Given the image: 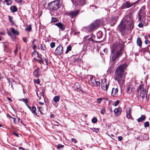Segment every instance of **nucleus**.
<instances>
[{
	"label": "nucleus",
	"mask_w": 150,
	"mask_h": 150,
	"mask_svg": "<svg viewBox=\"0 0 150 150\" xmlns=\"http://www.w3.org/2000/svg\"><path fill=\"white\" fill-rule=\"evenodd\" d=\"M134 27L133 21L130 15L125 16L122 19L117 29L122 33H125L132 30Z\"/></svg>",
	"instance_id": "nucleus-1"
},
{
	"label": "nucleus",
	"mask_w": 150,
	"mask_h": 150,
	"mask_svg": "<svg viewBox=\"0 0 150 150\" xmlns=\"http://www.w3.org/2000/svg\"><path fill=\"white\" fill-rule=\"evenodd\" d=\"M127 67V65L126 64L121 65L117 69L115 73L114 79L122 86L123 85L125 82V76L124 71Z\"/></svg>",
	"instance_id": "nucleus-2"
},
{
	"label": "nucleus",
	"mask_w": 150,
	"mask_h": 150,
	"mask_svg": "<svg viewBox=\"0 0 150 150\" xmlns=\"http://www.w3.org/2000/svg\"><path fill=\"white\" fill-rule=\"evenodd\" d=\"M123 52V48L118 43L114 44L111 48L110 58L113 62L118 59L122 55Z\"/></svg>",
	"instance_id": "nucleus-3"
},
{
	"label": "nucleus",
	"mask_w": 150,
	"mask_h": 150,
	"mask_svg": "<svg viewBox=\"0 0 150 150\" xmlns=\"http://www.w3.org/2000/svg\"><path fill=\"white\" fill-rule=\"evenodd\" d=\"M60 0L53 1L48 4V6L51 10H56L60 6Z\"/></svg>",
	"instance_id": "nucleus-4"
},
{
	"label": "nucleus",
	"mask_w": 150,
	"mask_h": 150,
	"mask_svg": "<svg viewBox=\"0 0 150 150\" xmlns=\"http://www.w3.org/2000/svg\"><path fill=\"white\" fill-rule=\"evenodd\" d=\"M137 91L138 93H140V96L143 99L146 98V92L143 84H141L139 86L137 89Z\"/></svg>",
	"instance_id": "nucleus-5"
},
{
	"label": "nucleus",
	"mask_w": 150,
	"mask_h": 150,
	"mask_svg": "<svg viewBox=\"0 0 150 150\" xmlns=\"http://www.w3.org/2000/svg\"><path fill=\"white\" fill-rule=\"evenodd\" d=\"M145 6H142L138 13V20L141 21L142 18L145 17Z\"/></svg>",
	"instance_id": "nucleus-6"
},
{
	"label": "nucleus",
	"mask_w": 150,
	"mask_h": 150,
	"mask_svg": "<svg viewBox=\"0 0 150 150\" xmlns=\"http://www.w3.org/2000/svg\"><path fill=\"white\" fill-rule=\"evenodd\" d=\"M101 83V87L102 88L104 91L107 92L109 85V82L107 83L106 80L104 79L102 81Z\"/></svg>",
	"instance_id": "nucleus-7"
},
{
	"label": "nucleus",
	"mask_w": 150,
	"mask_h": 150,
	"mask_svg": "<svg viewBox=\"0 0 150 150\" xmlns=\"http://www.w3.org/2000/svg\"><path fill=\"white\" fill-rule=\"evenodd\" d=\"M79 12V10H74L67 13V14L72 19L78 15Z\"/></svg>",
	"instance_id": "nucleus-8"
},
{
	"label": "nucleus",
	"mask_w": 150,
	"mask_h": 150,
	"mask_svg": "<svg viewBox=\"0 0 150 150\" xmlns=\"http://www.w3.org/2000/svg\"><path fill=\"white\" fill-rule=\"evenodd\" d=\"M137 2L138 1L136 2L134 4H133L130 3L129 2L127 1L122 4L121 7L122 9H125L127 8H129L133 6L134 4H136Z\"/></svg>",
	"instance_id": "nucleus-9"
},
{
	"label": "nucleus",
	"mask_w": 150,
	"mask_h": 150,
	"mask_svg": "<svg viewBox=\"0 0 150 150\" xmlns=\"http://www.w3.org/2000/svg\"><path fill=\"white\" fill-rule=\"evenodd\" d=\"M63 52V47L62 46L59 45L57 48L54 52L57 55H60Z\"/></svg>",
	"instance_id": "nucleus-10"
},
{
	"label": "nucleus",
	"mask_w": 150,
	"mask_h": 150,
	"mask_svg": "<svg viewBox=\"0 0 150 150\" xmlns=\"http://www.w3.org/2000/svg\"><path fill=\"white\" fill-rule=\"evenodd\" d=\"M90 80L91 83L94 86H100V82L96 81L95 78L93 77H91L90 78Z\"/></svg>",
	"instance_id": "nucleus-11"
},
{
	"label": "nucleus",
	"mask_w": 150,
	"mask_h": 150,
	"mask_svg": "<svg viewBox=\"0 0 150 150\" xmlns=\"http://www.w3.org/2000/svg\"><path fill=\"white\" fill-rule=\"evenodd\" d=\"M122 109L121 108L118 107L117 108H115L114 110V112L115 115L117 116L119 115L121 113V111Z\"/></svg>",
	"instance_id": "nucleus-12"
},
{
	"label": "nucleus",
	"mask_w": 150,
	"mask_h": 150,
	"mask_svg": "<svg viewBox=\"0 0 150 150\" xmlns=\"http://www.w3.org/2000/svg\"><path fill=\"white\" fill-rule=\"evenodd\" d=\"M126 112L127 118L128 119H130L131 117V115L130 113L131 109L130 108H128L126 109Z\"/></svg>",
	"instance_id": "nucleus-13"
},
{
	"label": "nucleus",
	"mask_w": 150,
	"mask_h": 150,
	"mask_svg": "<svg viewBox=\"0 0 150 150\" xmlns=\"http://www.w3.org/2000/svg\"><path fill=\"white\" fill-rule=\"evenodd\" d=\"M118 92V90L117 88H112L111 92V95L112 96L114 97L117 94Z\"/></svg>",
	"instance_id": "nucleus-14"
},
{
	"label": "nucleus",
	"mask_w": 150,
	"mask_h": 150,
	"mask_svg": "<svg viewBox=\"0 0 150 150\" xmlns=\"http://www.w3.org/2000/svg\"><path fill=\"white\" fill-rule=\"evenodd\" d=\"M55 25L57 26L62 30L63 31L65 29V26L63 25L61 23H56Z\"/></svg>",
	"instance_id": "nucleus-15"
},
{
	"label": "nucleus",
	"mask_w": 150,
	"mask_h": 150,
	"mask_svg": "<svg viewBox=\"0 0 150 150\" xmlns=\"http://www.w3.org/2000/svg\"><path fill=\"white\" fill-rule=\"evenodd\" d=\"M126 91L129 94H131L132 92L133 88L131 87V85H129L127 86Z\"/></svg>",
	"instance_id": "nucleus-16"
},
{
	"label": "nucleus",
	"mask_w": 150,
	"mask_h": 150,
	"mask_svg": "<svg viewBox=\"0 0 150 150\" xmlns=\"http://www.w3.org/2000/svg\"><path fill=\"white\" fill-rule=\"evenodd\" d=\"M10 9L12 12H15L17 11V8L15 6H11Z\"/></svg>",
	"instance_id": "nucleus-17"
},
{
	"label": "nucleus",
	"mask_w": 150,
	"mask_h": 150,
	"mask_svg": "<svg viewBox=\"0 0 150 150\" xmlns=\"http://www.w3.org/2000/svg\"><path fill=\"white\" fill-rule=\"evenodd\" d=\"M11 30L12 33L15 35H19V33L14 28H11Z\"/></svg>",
	"instance_id": "nucleus-18"
},
{
	"label": "nucleus",
	"mask_w": 150,
	"mask_h": 150,
	"mask_svg": "<svg viewBox=\"0 0 150 150\" xmlns=\"http://www.w3.org/2000/svg\"><path fill=\"white\" fill-rule=\"evenodd\" d=\"M145 119V116L144 115H142L141 117L138 119L137 121L138 122H141L144 120Z\"/></svg>",
	"instance_id": "nucleus-19"
},
{
	"label": "nucleus",
	"mask_w": 150,
	"mask_h": 150,
	"mask_svg": "<svg viewBox=\"0 0 150 150\" xmlns=\"http://www.w3.org/2000/svg\"><path fill=\"white\" fill-rule=\"evenodd\" d=\"M137 43L138 45L139 46L141 47L142 45V42L141 40V38H138L137 40Z\"/></svg>",
	"instance_id": "nucleus-20"
},
{
	"label": "nucleus",
	"mask_w": 150,
	"mask_h": 150,
	"mask_svg": "<svg viewBox=\"0 0 150 150\" xmlns=\"http://www.w3.org/2000/svg\"><path fill=\"white\" fill-rule=\"evenodd\" d=\"M100 20H96L94 23H93L94 25H96V26L98 28L99 26V25L100 24Z\"/></svg>",
	"instance_id": "nucleus-21"
},
{
	"label": "nucleus",
	"mask_w": 150,
	"mask_h": 150,
	"mask_svg": "<svg viewBox=\"0 0 150 150\" xmlns=\"http://www.w3.org/2000/svg\"><path fill=\"white\" fill-rule=\"evenodd\" d=\"M32 56L34 57V59H35L36 57H38L39 55L37 51H35L33 52L32 54Z\"/></svg>",
	"instance_id": "nucleus-22"
},
{
	"label": "nucleus",
	"mask_w": 150,
	"mask_h": 150,
	"mask_svg": "<svg viewBox=\"0 0 150 150\" xmlns=\"http://www.w3.org/2000/svg\"><path fill=\"white\" fill-rule=\"evenodd\" d=\"M37 59L36 60L38 61L40 64H43V60H42V58L40 57L39 55L38 57H37Z\"/></svg>",
	"instance_id": "nucleus-23"
},
{
	"label": "nucleus",
	"mask_w": 150,
	"mask_h": 150,
	"mask_svg": "<svg viewBox=\"0 0 150 150\" xmlns=\"http://www.w3.org/2000/svg\"><path fill=\"white\" fill-rule=\"evenodd\" d=\"M103 35L102 32L100 31H98L97 33V36L98 38H102Z\"/></svg>",
	"instance_id": "nucleus-24"
},
{
	"label": "nucleus",
	"mask_w": 150,
	"mask_h": 150,
	"mask_svg": "<svg viewBox=\"0 0 150 150\" xmlns=\"http://www.w3.org/2000/svg\"><path fill=\"white\" fill-rule=\"evenodd\" d=\"M78 3L77 4L78 5H79L81 6L83 5H84L85 4V1L84 0H78Z\"/></svg>",
	"instance_id": "nucleus-25"
},
{
	"label": "nucleus",
	"mask_w": 150,
	"mask_h": 150,
	"mask_svg": "<svg viewBox=\"0 0 150 150\" xmlns=\"http://www.w3.org/2000/svg\"><path fill=\"white\" fill-rule=\"evenodd\" d=\"M59 96H55L53 100L54 102L57 103L59 101Z\"/></svg>",
	"instance_id": "nucleus-26"
},
{
	"label": "nucleus",
	"mask_w": 150,
	"mask_h": 150,
	"mask_svg": "<svg viewBox=\"0 0 150 150\" xmlns=\"http://www.w3.org/2000/svg\"><path fill=\"white\" fill-rule=\"evenodd\" d=\"M140 22L138 26L139 28H141L143 27L145 21H143V20H142Z\"/></svg>",
	"instance_id": "nucleus-27"
},
{
	"label": "nucleus",
	"mask_w": 150,
	"mask_h": 150,
	"mask_svg": "<svg viewBox=\"0 0 150 150\" xmlns=\"http://www.w3.org/2000/svg\"><path fill=\"white\" fill-rule=\"evenodd\" d=\"M90 28L91 30H93L94 29H97V27L96 26V25H94L93 24H91L90 25Z\"/></svg>",
	"instance_id": "nucleus-28"
},
{
	"label": "nucleus",
	"mask_w": 150,
	"mask_h": 150,
	"mask_svg": "<svg viewBox=\"0 0 150 150\" xmlns=\"http://www.w3.org/2000/svg\"><path fill=\"white\" fill-rule=\"evenodd\" d=\"M71 46L69 45L67 47V49L65 52V53L67 54L69 51L71 50Z\"/></svg>",
	"instance_id": "nucleus-29"
},
{
	"label": "nucleus",
	"mask_w": 150,
	"mask_h": 150,
	"mask_svg": "<svg viewBox=\"0 0 150 150\" xmlns=\"http://www.w3.org/2000/svg\"><path fill=\"white\" fill-rule=\"evenodd\" d=\"M32 29L31 25H29L27 27L25 28V30L27 31H30Z\"/></svg>",
	"instance_id": "nucleus-30"
},
{
	"label": "nucleus",
	"mask_w": 150,
	"mask_h": 150,
	"mask_svg": "<svg viewBox=\"0 0 150 150\" xmlns=\"http://www.w3.org/2000/svg\"><path fill=\"white\" fill-rule=\"evenodd\" d=\"M8 20L10 22L13 24L14 25V22L12 20V18L11 16L8 15Z\"/></svg>",
	"instance_id": "nucleus-31"
},
{
	"label": "nucleus",
	"mask_w": 150,
	"mask_h": 150,
	"mask_svg": "<svg viewBox=\"0 0 150 150\" xmlns=\"http://www.w3.org/2000/svg\"><path fill=\"white\" fill-rule=\"evenodd\" d=\"M7 5H10L12 4V2L11 0H5Z\"/></svg>",
	"instance_id": "nucleus-32"
},
{
	"label": "nucleus",
	"mask_w": 150,
	"mask_h": 150,
	"mask_svg": "<svg viewBox=\"0 0 150 150\" xmlns=\"http://www.w3.org/2000/svg\"><path fill=\"white\" fill-rule=\"evenodd\" d=\"M32 112L34 113L36 115H37V113L36 112V108L34 106H33L32 108Z\"/></svg>",
	"instance_id": "nucleus-33"
},
{
	"label": "nucleus",
	"mask_w": 150,
	"mask_h": 150,
	"mask_svg": "<svg viewBox=\"0 0 150 150\" xmlns=\"http://www.w3.org/2000/svg\"><path fill=\"white\" fill-rule=\"evenodd\" d=\"M75 86H76L77 89L79 91L81 90L80 88L79 85L78 83H76L75 84Z\"/></svg>",
	"instance_id": "nucleus-34"
},
{
	"label": "nucleus",
	"mask_w": 150,
	"mask_h": 150,
	"mask_svg": "<svg viewBox=\"0 0 150 150\" xmlns=\"http://www.w3.org/2000/svg\"><path fill=\"white\" fill-rule=\"evenodd\" d=\"M56 146L58 149H59L63 147H64V146L60 144H59L57 146L56 145Z\"/></svg>",
	"instance_id": "nucleus-35"
},
{
	"label": "nucleus",
	"mask_w": 150,
	"mask_h": 150,
	"mask_svg": "<svg viewBox=\"0 0 150 150\" xmlns=\"http://www.w3.org/2000/svg\"><path fill=\"white\" fill-rule=\"evenodd\" d=\"M97 121V119L96 117L93 118L92 120V122L93 123H96Z\"/></svg>",
	"instance_id": "nucleus-36"
},
{
	"label": "nucleus",
	"mask_w": 150,
	"mask_h": 150,
	"mask_svg": "<svg viewBox=\"0 0 150 150\" xmlns=\"http://www.w3.org/2000/svg\"><path fill=\"white\" fill-rule=\"evenodd\" d=\"M105 111V108H103L101 110L100 112L102 115L104 114Z\"/></svg>",
	"instance_id": "nucleus-37"
},
{
	"label": "nucleus",
	"mask_w": 150,
	"mask_h": 150,
	"mask_svg": "<svg viewBox=\"0 0 150 150\" xmlns=\"http://www.w3.org/2000/svg\"><path fill=\"white\" fill-rule=\"evenodd\" d=\"M57 19L56 18L53 17H52V18L51 22H56L57 21Z\"/></svg>",
	"instance_id": "nucleus-38"
},
{
	"label": "nucleus",
	"mask_w": 150,
	"mask_h": 150,
	"mask_svg": "<svg viewBox=\"0 0 150 150\" xmlns=\"http://www.w3.org/2000/svg\"><path fill=\"white\" fill-rule=\"evenodd\" d=\"M149 123L148 122H146L144 123V126L145 127H147L149 126Z\"/></svg>",
	"instance_id": "nucleus-39"
},
{
	"label": "nucleus",
	"mask_w": 150,
	"mask_h": 150,
	"mask_svg": "<svg viewBox=\"0 0 150 150\" xmlns=\"http://www.w3.org/2000/svg\"><path fill=\"white\" fill-rule=\"evenodd\" d=\"M36 40L35 39H34L32 43V45H33V48L34 49H36L37 47V46L35 45L34 43V42Z\"/></svg>",
	"instance_id": "nucleus-40"
},
{
	"label": "nucleus",
	"mask_w": 150,
	"mask_h": 150,
	"mask_svg": "<svg viewBox=\"0 0 150 150\" xmlns=\"http://www.w3.org/2000/svg\"><path fill=\"white\" fill-rule=\"evenodd\" d=\"M50 45L51 48H53L55 47V43L54 42H52L50 44Z\"/></svg>",
	"instance_id": "nucleus-41"
},
{
	"label": "nucleus",
	"mask_w": 150,
	"mask_h": 150,
	"mask_svg": "<svg viewBox=\"0 0 150 150\" xmlns=\"http://www.w3.org/2000/svg\"><path fill=\"white\" fill-rule=\"evenodd\" d=\"M92 130L96 132L97 133L99 131V129L98 128H93Z\"/></svg>",
	"instance_id": "nucleus-42"
},
{
	"label": "nucleus",
	"mask_w": 150,
	"mask_h": 150,
	"mask_svg": "<svg viewBox=\"0 0 150 150\" xmlns=\"http://www.w3.org/2000/svg\"><path fill=\"white\" fill-rule=\"evenodd\" d=\"M88 41L89 42H94V40L93 39V38H89L88 39Z\"/></svg>",
	"instance_id": "nucleus-43"
},
{
	"label": "nucleus",
	"mask_w": 150,
	"mask_h": 150,
	"mask_svg": "<svg viewBox=\"0 0 150 150\" xmlns=\"http://www.w3.org/2000/svg\"><path fill=\"white\" fill-rule=\"evenodd\" d=\"M43 58L46 62V65H48V61L46 57H43Z\"/></svg>",
	"instance_id": "nucleus-44"
},
{
	"label": "nucleus",
	"mask_w": 150,
	"mask_h": 150,
	"mask_svg": "<svg viewBox=\"0 0 150 150\" xmlns=\"http://www.w3.org/2000/svg\"><path fill=\"white\" fill-rule=\"evenodd\" d=\"M102 100V98H100L97 99V102L98 103H100L101 102Z\"/></svg>",
	"instance_id": "nucleus-45"
},
{
	"label": "nucleus",
	"mask_w": 150,
	"mask_h": 150,
	"mask_svg": "<svg viewBox=\"0 0 150 150\" xmlns=\"http://www.w3.org/2000/svg\"><path fill=\"white\" fill-rule=\"evenodd\" d=\"M71 141L72 142H74L75 143H77V141L74 138H72L71 139Z\"/></svg>",
	"instance_id": "nucleus-46"
},
{
	"label": "nucleus",
	"mask_w": 150,
	"mask_h": 150,
	"mask_svg": "<svg viewBox=\"0 0 150 150\" xmlns=\"http://www.w3.org/2000/svg\"><path fill=\"white\" fill-rule=\"evenodd\" d=\"M34 81L35 83L37 84H39L40 83V81L38 79L35 80Z\"/></svg>",
	"instance_id": "nucleus-47"
},
{
	"label": "nucleus",
	"mask_w": 150,
	"mask_h": 150,
	"mask_svg": "<svg viewBox=\"0 0 150 150\" xmlns=\"http://www.w3.org/2000/svg\"><path fill=\"white\" fill-rule=\"evenodd\" d=\"M41 48L42 50H45V46L43 45H41Z\"/></svg>",
	"instance_id": "nucleus-48"
},
{
	"label": "nucleus",
	"mask_w": 150,
	"mask_h": 150,
	"mask_svg": "<svg viewBox=\"0 0 150 150\" xmlns=\"http://www.w3.org/2000/svg\"><path fill=\"white\" fill-rule=\"evenodd\" d=\"M119 100H117L115 102V104H114V105H115V106H117L119 103Z\"/></svg>",
	"instance_id": "nucleus-49"
},
{
	"label": "nucleus",
	"mask_w": 150,
	"mask_h": 150,
	"mask_svg": "<svg viewBox=\"0 0 150 150\" xmlns=\"http://www.w3.org/2000/svg\"><path fill=\"white\" fill-rule=\"evenodd\" d=\"M34 74H35V75L36 76H39V74H38V73H37V70H35L34 72Z\"/></svg>",
	"instance_id": "nucleus-50"
},
{
	"label": "nucleus",
	"mask_w": 150,
	"mask_h": 150,
	"mask_svg": "<svg viewBox=\"0 0 150 150\" xmlns=\"http://www.w3.org/2000/svg\"><path fill=\"white\" fill-rule=\"evenodd\" d=\"M42 109V107H39L38 108V109L39 110V111L40 112V113L42 114V113L41 111V110Z\"/></svg>",
	"instance_id": "nucleus-51"
},
{
	"label": "nucleus",
	"mask_w": 150,
	"mask_h": 150,
	"mask_svg": "<svg viewBox=\"0 0 150 150\" xmlns=\"http://www.w3.org/2000/svg\"><path fill=\"white\" fill-rule=\"evenodd\" d=\"M17 3H21L22 0H14Z\"/></svg>",
	"instance_id": "nucleus-52"
},
{
	"label": "nucleus",
	"mask_w": 150,
	"mask_h": 150,
	"mask_svg": "<svg viewBox=\"0 0 150 150\" xmlns=\"http://www.w3.org/2000/svg\"><path fill=\"white\" fill-rule=\"evenodd\" d=\"M13 134L15 135L17 137H19L18 134L16 132H13Z\"/></svg>",
	"instance_id": "nucleus-53"
},
{
	"label": "nucleus",
	"mask_w": 150,
	"mask_h": 150,
	"mask_svg": "<svg viewBox=\"0 0 150 150\" xmlns=\"http://www.w3.org/2000/svg\"><path fill=\"white\" fill-rule=\"evenodd\" d=\"M23 41L25 42V43H26L27 42V40H26V39L25 38V37H23Z\"/></svg>",
	"instance_id": "nucleus-54"
},
{
	"label": "nucleus",
	"mask_w": 150,
	"mask_h": 150,
	"mask_svg": "<svg viewBox=\"0 0 150 150\" xmlns=\"http://www.w3.org/2000/svg\"><path fill=\"white\" fill-rule=\"evenodd\" d=\"M23 102H24L25 103H28L27 101L26 100V99H23L22 100Z\"/></svg>",
	"instance_id": "nucleus-55"
},
{
	"label": "nucleus",
	"mask_w": 150,
	"mask_h": 150,
	"mask_svg": "<svg viewBox=\"0 0 150 150\" xmlns=\"http://www.w3.org/2000/svg\"><path fill=\"white\" fill-rule=\"evenodd\" d=\"M122 139V137L121 136H119L118 137V139L119 141H121Z\"/></svg>",
	"instance_id": "nucleus-56"
},
{
	"label": "nucleus",
	"mask_w": 150,
	"mask_h": 150,
	"mask_svg": "<svg viewBox=\"0 0 150 150\" xmlns=\"http://www.w3.org/2000/svg\"><path fill=\"white\" fill-rule=\"evenodd\" d=\"M18 51V48H16L14 50V53L15 54H16L17 53V52Z\"/></svg>",
	"instance_id": "nucleus-57"
},
{
	"label": "nucleus",
	"mask_w": 150,
	"mask_h": 150,
	"mask_svg": "<svg viewBox=\"0 0 150 150\" xmlns=\"http://www.w3.org/2000/svg\"><path fill=\"white\" fill-rule=\"evenodd\" d=\"M18 121L19 122H20V123H22V124H23L22 121L20 118L18 119Z\"/></svg>",
	"instance_id": "nucleus-58"
},
{
	"label": "nucleus",
	"mask_w": 150,
	"mask_h": 150,
	"mask_svg": "<svg viewBox=\"0 0 150 150\" xmlns=\"http://www.w3.org/2000/svg\"><path fill=\"white\" fill-rule=\"evenodd\" d=\"M148 42H149L148 40H145V44H146V45L148 44Z\"/></svg>",
	"instance_id": "nucleus-59"
},
{
	"label": "nucleus",
	"mask_w": 150,
	"mask_h": 150,
	"mask_svg": "<svg viewBox=\"0 0 150 150\" xmlns=\"http://www.w3.org/2000/svg\"><path fill=\"white\" fill-rule=\"evenodd\" d=\"M81 59H80L79 58H78V59H75V61H74V62L76 61H79Z\"/></svg>",
	"instance_id": "nucleus-60"
},
{
	"label": "nucleus",
	"mask_w": 150,
	"mask_h": 150,
	"mask_svg": "<svg viewBox=\"0 0 150 150\" xmlns=\"http://www.w3.org/2000/svg\"><path fill=\"white\" fill-rule=\"evenodd\" d=\"M116 18H116V17H115L113 18L112 19V21H113L114 20H115L116 19Z\"/></svg>",
	"instance_id": "nucleus-61"
},
{
	"label": "nucleus",
	"mask_w": 150,
	"mask_h": 150,
	"mask_svg": "<svg viewBox=\"0 0 150 150\" xmlns=\"http://www.w3.org/2000/svg\"><path fill=\"white\" fill-rule=\"evenodd\" d=\"M39 104H40L41 105H44V103H43L40 102H39Z\"/></svg>",
	"instance_id": "nucleus-62"
},
{
	"label": "nucleus",
	"mask_w": 150,
	"mask_h": 150,
	"mask_svg": "<svg viewBox=\"0 0 150 150\" xmlns=\"http://www.w3.org/2000/svg\"><path fill=\"white\" fill-rule=\"evenodd\" d=\"M0 35H5V33L3 32H1L0 33Z\"/></svg>",
	"instance_id": "nucleus-63"
},
{
	"label": "nucleus",
	"mask_w": 150,
	"mask_h": 150,
	"mask_svg": "<svg viewBox=\"0 0 150 150\" xmlns=\"http://www.w3.org/2000/svg\"><path fill=\"white\" fill-rule=\"evenodd\" d=\"M19 149H22L23 150H25V149L23 147H20L19 148Z\"/></svg>",
	"instance_id": "nucleus-64"
}]
</instances>
